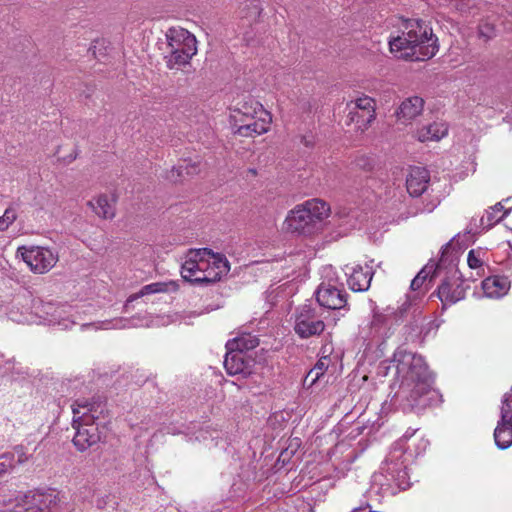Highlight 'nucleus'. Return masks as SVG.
<instances>
[{"mask_svg": "<svg viewBox=\"0 0 512 512\" xmlns=\"http://www.w3.org/2000/svg\"><path fill=\"white\" fill-rule=\"evenodd\" d=\"M395 370V383L398 389L391 398V404L403 412L420 411L436 405L441 395L433 389V376L421 355L398 348L390 361H383L378 373L386 376L389 370Z\"/></svg>", "mask_w": 512, "mask_h": 512, "instance_id": "nucleus-1", "label": "nucleus"}, {"mask_svg": "<svg viewBox=\"0 0 512 512\" xmlns=\"http://www.w3.org/2000/svg\"><path fill=\"white\" fill-rule=\"evenodd\" d=\"M30 311L35 315L34 324L57 325L66 330L74 325H80L82 329L93 328L95 330L125 329L131 327H159L166 326L174 322H183L192 324L193 319L201 313L195 311L175 313L173 315H161L155 317H132L115 318L110 320L98 321L93 323L83 322V317L78 310L69 305H58L52 302H44L41 299L30 298Z\"/></svg>", "mask_w": 512, "mask_h": 512, "instance_id": "nucleus-2", "label": "nucleus"}, {"mask_svg": "<svg viewBox=\"0 0 512 512\" xmlns=\"http://www.w3.org/2000/svg\"><path fill=\"white\" fill-rule=\"evenodd\" d=\"M402 35L389 40L391 53L398 58L424 61L436 55L438 39L432 28L423 20L406 19Z\"/></svg>", "mask_w": 512, "mask_h": 512, "instance_id": "nucleus-3", "label": "nucleus"}, {"mask_svg": "<svg viewBox=\"0 0 512 512\" xmlns=\"http://www.w3.org/2000/svg\"><path fill=\"white\" fill-rule=\"evenodd\" d=\"M230 270L226 257L213 253L208 248L192 249L181 267L182 278L193 284H208L219 281Z\"/></svg>", "mask_w": 512, "mask_h": 512, "instance_id": "nucleus-4", "label": "nucleus"}, {"mask_svg": "<svg viewBox=\"0 0 512 512\" xmlns=\"http://www.w3.org/2000/svg\"><path fill=\"white\" fill-rule=\"evenodd\" d=\"M72 411V426L76 430L72 442L78 451L84 452L101 440L97 421L104 412V405L101 402L79 399L72 405Z\"/></svg>", "mask_w": 512, "mask_h": 512, "instance_id": "nucleus-5", "label": "nucleus"}, {"mask_svg": "<svg viewBox=\"0 0 512 512\" xmlns=\"http://www.w3.org/2000/svg\"><path fill=\"white\" fill-rule=\"evenodd\" d=\"M330 208L320 199L307 200L296 205L286 216L284 229L299 235L313 233L318 225L329 216Z\"/></svg>", "mask_w": 512, "mask_h": 512, "instance_id": "nucleus-6", "label": "nucleus"}, {"mask_svg": "<svg viewBox=\"0 0 512 512\" xmlns=\"http://www.w3.org/2000/svg\"><path fill=\"white\" fill-rule=\"evenodd\" d=\"M165 62L169 69H180L189 64L197 53L196 37L183 28H170L166 33Z\"/></svg>", "mask_w": 512, "mask_h": 512, "instance_id": "nucleus-7", "label": "nucleus"}, {"mask_svg": "<svg viewBox=\"0 0 512 512\" xmlns=\"http://www.w3.org/2000/svg\"><path fill=\"white\" fill-rule=\"evenodd\" d=\"M57 503L54 489H37L3 500L1 512H43Z\"/></svg>", "mask_w": 512, "mask_h": 512, "instance_id": "nucleus-8", "label": "nucleus"}, {"mask_svg": "<svg viewBox=\"0 0 512 512\" xmlns=\"http://www.w3.org/2000/svg\"><path fill=\"white\" fill-rule=\"evenodd\" d=\"M17 255L21 256L32 272L38 274L47 273L58 261L56 253L42 246H21L17 249Z\"/></svg>", "mask_w": 512, "mask_h": 512, "instance_id": "nucleus-9", "label": "nucleus"}, {"mask_svg": "<svg viewBox=\"0 0 512 512\" xmlns=\"http://www.w3.org/2000/svg\"><path fill=\"white\" fill-rule=\"evenodd\" d=\"M347 118L354 123L357 130L364 131L375 120L376 102L373 98L362 95L347 103Z\"/></svg>", "mask_w": 512, "mask_h": 512, "instance_id": "nucleus-10", "label": "nucleus"}, {"mask_svg": "<svg viewBox=\"0 0 512 512\" xmlns=\"http://www.w3.org/2000/svg\"><path fill=\"white\" fill-rule=\"evenodd\" d=\"M325 329V324L316 314L314 308L310 305H303L297 308L295 312V333L300 338H309L320 335Z\"/></svg>", "mask_w": 512, "mask_h": 512, "instance_id": "nucleus-11", "label": "nucleus"}, {"mask_svg": "<svg viewBox=\"0 0 512 512\" xmlns=\"http://www.w3.org/2000/svg\"><path fill=\"white\" fill-rule=\"evenodd\" d=\"M413 308V313L415 314L419 307H417L416 303L410 299V296H407L406 301L398 308L397 311L391 310L388 308L384 313L375 312L373 315V319L371 321V330L378 337H387V330L390 329L391 319L394 317L395 321H399L404 317L406 313H408Z\"/></svg>", "mask_w": 512, "mask_h": 512, "instance_id": "nucleus-12", "label": "nucleus"}, {"mask_svg": "<svg viewBox=\"0 0 512 512\" xmlns=\"http://www.w3.org/2000/svg\"><path fill=\"white\" fill-rule=\"evenodd\" d=\"M316 299L327 309L341 310L347 306V293L339 287L337 280L322 281L316 291Z\"/></svg>", "mask_w": 512, "mask_h": 512, "instance_id": "nucleus-13", "label": "nucleus"}, {"mask_svg": "<svg viewBox=\"0 0 512 512\" xmlns=\"http://www.w3.org/2000/svg\"><path fill=\"white\" fill-rule=\"evenodd\" d=\"M466 288L464 281L458 269L453 268L450 275L447 276L438 287L437 295L443 304V307L457 303L464 299Z\"/></svg>", "mask_w": 512, "mask_h": 512, "instance_id": "nucleus-14", "label": "nucleus"}, {"mask_svg": "<svg viewBox=\"0 0 512 512\" xmlns=\"http://www.w3.org/2000/svg\"><path fill=\"white\" fill-rule=\"evenodd\" d=\"M269 115L271 114L264 109L260 102L249 98L243 103L238 104V106L232 110L230 120L232 125L245 122L246 120H255L259 117H267Z\"/></svg>", "mask_w": 512, "mask_h": 512, "instance_id": "nucleus-15", "label": "nucleus"}, {"mask_svg": "<svg viewBox=\"0 0 512 512\" xmlns=\"http://www.w3.org/2000/svg\"><path fill=\"white\" fill-rule=\"evenodd\" d=\"M345 274L347 283L351 290L355 292L366 291L371 284L373 277L372 267L365 265H346Z\"/></svg>", "mask_w": 512, "mask_h": 512, "instance_id": "nucleus-16", "label": "nucleus"}, {"mask_svg": "<svg viewBox=\"0 0 512 512\" xmlns=\"http://www.w3.org/2000/svg\"><path fill=\"white\" fill-rule=\"evenodd\" d=\"M430 173L424 167H411L406 178V188L413 197L422 195L429 184Z\"/></svg>", "mask_w": 512, "mask_h": 512, "instance_id": "nucleus-17", "label": "nucleus"}, {"mask_svg": "<svg viewBox=\"0 0 512 512\" xmlns=\"http://www.w3.org/2000/svg\"><path fill=\"white\" fill-rule=\"evenodd\" d=\"M271 121V115L267 117H259L251 123L240 122L232 124V130L235 135L242 137H255L268 132Z\"/></svg>", "mask_w": 512, "mask_h": 512, "instance_id": "nucleus-18", "label": "nucleus"}, {"mask_svg": "<svg viewBox=\"0 0 512 512\" xmlns=\"http://www.w3.org/2000/svg\"><path fill=\"white\" fill-rule=\"evenodd\" d=\"M224 358V367L229 375H246L250 372L249 362L246 361L245 354L239 349H227Z\"/></svg>", "mask_w": 512, "mask_h": 512, "instance_id": "nucleus-19", "label": "nucleus"}, {"mask_svg": "<svg viewBox=\"0 0 512 512\" xmlns=\"http://www.w3.org/2000/svg\"><path fill=\"white\" fill-rule=\"evenodd\" d=\"M29 303L30 296L18 297L7 313L8 318L19 324H34L36 318L27 307Z\"/></svg>", "mask_w": 512, "mask_h": 512, "instance_id": "nucleus-20", "label": "nucleus"}, {"mask_svg": "<svg viewBox=\"0 0 512 512\" xmlns=\"http://www.w3.org/2000/svg\"><path fill=\"white\" fill-rule=\"evenodd\" d=\"M510 285V280L505 276H491L483 280L482 289L488 298H501L508 293Z\"/></svg>", "mask_w": 512, "mask_h": 512, "instance_id": "nucleus-21", "label": "nucleus"}, {"mask_svg": "<svg viewBox=\"0 0 512 512\" xmlns=\"http://www.w3.org/2000/svg\"><path fill=\"white\" fill-rule=\"evenodd\" d=\"M178 289V284L176 282H154L143 286L137 293H134L128 297L125 303V309L127 310L130 303L136 301L137 299L144 297L146 295H151L155 293H164L170 291H176Z\"/></svg>", "mask_w": 512, "mask_h": 512, "instance_id": "nucleus-22", "label": "nucleus"}, {"mask_svg": "<svg viewBox=\"0 0 512 512\" xmlns=\"http://www.w3.org/2000/svg\"><path fill=\"white\" fill-rule=\"evenodd\" d=\"M423 106L424 100L422 98L418 96L409 97L401 103L397 111V117L402 122L410 121L422 112Z\"/></svg>", "mask_w": 512, "mask_h": 512, "instance_id": "nucleus-23", "label": "nucleus"}, {"mask_svg": "<svg viewBox=\"0 0 512 512\" xmlns=\"http://www.w3.org/2000/svg\"><path fill=\"white\" fill-rule=\"evenodd\" d=\"M442 262L443 259H441L439 263H435L433 261L428 262L412 280L410 285L411 289L413 291H417L426 281L431 282L441 269Z\"/></svg>", "mask_w": 512, "mask_h": 512, "instance_id": "nucleus-24", "label": "nucleus"}, {"mask_svg": "<svg viewBox=\"0 0 512 512\" xmlns=\"http://www.w3.org/2000/svg\"><path fill=\"white\" fill-rule=\"evenodd\" d=\"M448 132V127L444 123L435 122L428 126H424L416 133V137L421 142L426 141H439Z\"/></svg>", "mask_w": 512, "mask_h": 512, "instance_id": "nucleus-25", "label": "nucleus"}, {"mask_svg": "<svg viewBox=\"0 0 512 512\" xmlns=\"http://www.w3.org/2000/svg\"><path fill=\"white\" fill-rule=\"evenodd\" d=\"M114 202L115 200L113 198L109 200L107 195H99L94 200L89 201L88 205L99 217L111 219L115 215Z\"/></svg>", "mask_w": 512, "mask_h": 512, "instance_id": "nucleus-26", "label": "nucleus"}, {"mask_svg": "<svg viewBox=\"0 0 512 512\" xmlns=\"http://www.w3.org/2000/svg\"><path fill=\"white\" fill-rule=\"evenodd\" d=\"M494 440L499 449L509 448L512 445V422L499 420L494 429Z\"/></svg>", "mask_w": 512, "mask_h": 512, "instance_id": "nucleus-27", "label": "nucleus"}, {"mask_svg": "<svg viewBox=\"0 0 512 512\" xmlns=\"http://www.w3.org/2000/svg\"><path fill=\"white\" fill-rule=\"evenodd\" d=\"M508 212V210L504 211L503 205L499 202L486 211L485 215L480 219V224L483 229L488 230L502 220Z\"/></svg>", "mask_w": 512, "mask_h": 512, "instance_id": "nucleus-28", "label": "nucleus"}, {"mask_svg": "<svg viewBox=\"0 0 512 512\" xmlns=\"http://www.w3.org/2000/svg\"><path fill=\"white\" fill-rule=\"evenodd\" d=\"M200 171L196 162H189L180 164L177 167H173L172 170L167 174L166 178L171 182H177L182 180L184 174L194 175Z\"/></svg>", "mask_w": 512, "mask_h": 512, "instance_id": "nucleus-29", "label": "nucleus"}, {"mask_svg": "<svg viewBox=\"0 0 512 512\" xmlns=\"http://www.w3.org/2000/svg\"><path fill=\"white\" fill-rule=\"evenodd\" d=\"M259 345L257 337L251 334H245L240 337L229 340L226 344L227 349H239L241 351L251 350Z\"/></svg>", "mask_w": 512, "mask_h": 512, "instance_id": "nucleus-30", "label": "nucleus"}, {"mask_svg": "<svg viewBox=\"0 0 512 512\" xmlns=\"http://www.w3.org/2000/svg\"><path fill=\"white\" fill-rule=\"evenodd\" d=\"M327 369V364L324 360H319L316 365L308 372L304 380V386L311 387L316 381L324 374Z\"/></svg>", "mask_w": 512, "mask_h": 512, "instance_id": "nucleus-31", "label": "nucleus"}, {"mask_svg": "<svg viewBox=\"0 0 512 512\" xmlns=\"http://www.w3.org/2000/svg\"><path fill=\"white\" fill-rule=\"evenodd\" d=\"M16 466L15 454L4 453L0 456V477L11 472Z\"/></svg>", "mask_w": 512, "mask_h": 512, "instance_id": "nucleus-32", "label": "nucleus"}, {"mask_svg": "<svg viewBox=\"0 0 512 512\" xmlns=\"http://www.w3.org/2000/svg\"><path fill=\"white\" fill-rule=\"evenodd\" d=\"M17 219V211L14 207H8L0 216V232L5 231Z\"/></svg>", "mask_w": 512, "mask_h": 512, "instance_id": "nucleus-33", "label": "nucleus"}, {"mask_svg": "<svg viewBox=\"0 0 512 512\" xmlns=\"http://www.w3.org/2000/svg\"><path fill=\"white\" fill-rule=\"evenodd\" d=\"M467 263L470 268L476 269L482 266L480 251L470 250L467 257Z\"/></svg>", "mask_w": 512, "mask_h": 512, "instance_id": "nucleus-34", "label": "nucleus"}, {"mask_svg": "<svg viewBox=\"0 0 512 512\" xmlns=\"http://www.w3.org/2000/svg\"><path fill=\"white\" fill-rule=\"evenodd\" d=\"M14 369V363L11 359H4V356L0 354V376H8Z\"/></svg>", "mask_w": 512, "mask_h": 512, "instance_id": "nucleus-35", "label": "nucleus"}, {"mask_svg": "<svg viewBox=\"0 0 512 512\" xmlns=\"http://www.w3.org/2000/svg\"><path fill=\"white\" fill-rule=\"evenodd\" d=\"M16 464H23L28 460V456L22 446H16L14 451Z\"/></svg>", "mask_w": 512, "mask_h": 512, "instance_id": "nucleus-36", "label": "nucleus"}, {"mask_svg": "<svg viewBox=\"0 0 512 512\" xmlns=\"http://www.w3.org/2000/svg\"><path fill=\"white\" fill-rule=\"evenodd\" d=\"M208 435H209L211 440L215 439V437L210 432H208V431H201L199 433V435L196 437V439L199 440V441H206V440H208Z\"/></svg>", "mask_w": 512, "mask_h": 512, "instance_id": "nucleus-37", "label": "nucleus"}, {"mask_svg": "<svg viewBox=\"0 0 512 512\" xmlns=\"http://www.w3.org/2000/svg\"><path fill=\"white\" fill-rule=\"evenodd\" d=\"M428 445H429L428 440L420 439L418 446H417V449L419 450V451H417V455L420 454L421 452H424L426 450V448L428 447Z\"/></svg>", "mask_w": 512, "mask_h": 512, "instance_id": "nucleus-38", "label": "nucleus"}, {"mask_svg": "<svg viewBox=\"0 0 512 512\" xmlns=\"http://www.w3.org/2000/svg\"><path fill=\"white\" fill-rule=\"evenodd\" d=\"M487 28V25H483L480 27V30H479V33L481 36H484L486 38H490L491 37V34L488 33V32H485V29Z\"/></svg>", "mask_w": 512, "mask_h": 512, "instance_id": "nucleus-39", "label": "nucleus"}, {"mask_svg": "<svg viewBox=\"0 0 512 512\" xmlns=\"http://www.w3.org/2000/svg\"><path fill=\"white\" fill-rule=\"evenodd\" d=\"M485 32H488L492 35V28H490L488 25H487V28L485 29Z\"/></svg>", "mask_w": 512, "mask_h": 512, "instance_id": "nucleus-40", "label": "nucleus"}, {"mask_svg": "<svg viewBox=\"0 0 512 512\" xmlns=\"http://www.w3.org/2000/svg\"><path fill=\"white\" fill-rule=\"evenodd\" d=\"M508 244H509L510 248L512 249V242L509 241Z\"/></svg>", "mask_w": 512, "mask_h": 512, "instance_id": "nucleus-41", "label": "nucleus"}, {"mask_svg": "<svg viewBox=\"0 0 512 512\" xmlns=\"http://www.w3.org/2000/svg\"><path fill=\"white\" fill-rule=\"evenodd\" d=\"M253 120H246L245 122L246 123H251Z\"/></svg>", "mask_w": 512, "mask_h": 512, "instance_id": "nucleus-42", "label": "nucleus"}, {"mask_svg": "<svg viewBox=\"0 0 512 512\" xmlns=\"http://www.w3.org/2000/svg\"><path fill=\"white\" fill-rule=\"evenodd\" d=\"M509 261L512 262V255L509 256Z\"/></svg>", "mask_w": 512, "mask_h": 512, "instance_id": "nucleus-43", "label": "nucleus"}]
</instances>
